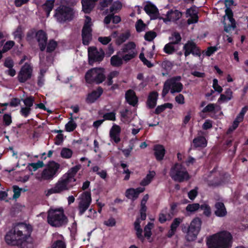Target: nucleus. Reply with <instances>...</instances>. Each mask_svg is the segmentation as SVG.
Returning <instances> with one entry per match:
<instances>
[{
	"instance_id": "f257e3e1",
	"label": "nucleus",
	"mask_w": 248,
	"mask_h": 248,
	"mask_svg": "<svg viewBox=\"0 0 248 248\" xmlns=\"http://www.w3.org/2000/svg\"><path fill=\"white\" fill-rule=\"evenodd\" d=\"M32 229L30 225L20 223L9 231L5 236L7 244L19 246V248H34V240L31 236Z\"/></svg>"
},
{
	"instance_id": "f03ea898",
	"label": "nucleus",
	"mask_w": 248,
	"mask_h": 248,
	"mask_svg": "<svg viewBox=\"0 0 248 248\" xmlns=\"http://www.w3.org/2000/svg\"><path fill=\"white\" fill-rule=\"evenodd\" d=\"M81 168V165L78 164L70 169L61 178L55 185V186L49 189L46 195L48 196L52 194L61 193L69 190L74 185L76 181L75 176Z\"/></svg>"
},
{
	"instance_id": "7ed1b4c3",
	"label": "nucleus",
	"mask_w": 248,
	"mask_h": 248,
	"mask_svg": "<svg viewBox=\"0 0 248 248\" xmlns=\"http://www.w3.org/2000/svg\"><path fill=\"white\" fill-rule=\"evenodd\" d=\"M232 239L229 232L223 231L208 237L206 244L208 248H231Z\"/></svg>"
},
{
	"instance_id": "20e7f679",
	"label": "nucleus",
	"mask_w": 248,
	"mask_h": 248,
	"mask_svg": "<svg viewBox=\"0 0 248 248\" xmlns=\"http://www.w3.org/2000/svg\"><path fill=\"white\" fill-rule=\"evenodd\" d=\"M47 221L52 227H60L67 223L68 218L64 215L62 208L50 209L47 213Z\"/></svg>"
},
{
	"instance_id": "39448f33",
	"label": "nucleus",
	"mask_w": 248,
	"mask_h": 248,
	"mask_svg": "<svg viewBox=\"0 0 248 248\" xmlns=\"http://www.w3.org/2000/svg\"><path fill=\"white\" fill-rule=\"evenodd\" d=\"M75 16L74 9L68 5L61 4L54 11V17L57 21L63 24L73 20Z\"/></svg>"
},
{
	"instance_id": "423d86ee",
	"label": "nucleus",
	"mask_w": 248,
	"mask_h": 248,
	"mask_svg": "<svg viewBox=\"0 0 248 248\" xmlns=\"http://www.w3.org/2000/svg\"><path fill=\"white\" fill-rule=\"evenodd\" d=\"M202 224L201 219L199 217H196L192 220L189 225H182V231L186 233V238L188 241H192L197 238L201 231Z\"/></svg>"
},
{
	"instance_id": "0eeeda50",
	"label": "nucleus",
	"mask_w": 248,
	"mask_h": 248,
	"mask_svg": "<svg viewBox=\"0 0 248 248\" xmlns=\"http://www.w3.org/2000/svg\"><path fill=\"white\" fill-rule=\"evenodd\" d=\"M181 79V77L179 76L168 79L164 83L162 91V97H165L170 91L171 94L180 93L184 87L183 84L180 82Z\"/></svg>"
},
{
	"instance_id": "6e6552de",
	"label": "nucleus",
	"mask_w": 248,
	"mask_h": 248,
	"mask_svg": "<svg viewBox=\"0 0 248 248\" xmlns=\"http://www.w3.org/2000/svg\"><path fill=\"white\" fill-rule=\"evenodd\" d=\"M170 175L173 180L179 183L187 181L190 178L186 168L179 163H175L171 167Z\"/></svg>"
},
{
	"instance_id": "1a4fd4ad",
	"label": "nucleus",
	"mask_w": 248,
	"mask_h": 248,
	"mask_svg": "<svg viewBox=\"0 0 248 248\" xmlns=\"http://www.w3.org/2000/svg\"><path fill=\"white\" fill-rule=\"evenodd\" d=\"M105 69L103 68L95 67L89 70L85 74V79L88 84H100L105 80Z\"/></svg>"
},
{
	"instance_id": "9d476101",
	"label": "nucleus",
	"mask_w": 248,
	"mask_h": 248,
	"mask_svg": "<svg viewBox=\"0 0 248 248\" xmlns=\"http://www.w3.org/2000/svg\"><path fill=\"white\" fill-rule=\"evenodd\" d=\"M60 165L54 161L49 162L46 167L41 173V179L51 181L59 174Z\"/></svg>"
},
{
	"instance_id": "9b49d317",
	"label": "nucleus",
	"mask_w": 248,
	"mask_h": 248,
	"mask_svg": "<svg viewBox=\"0 0 248 248\" xmlns=\"http://www.w3.org/2000/svg\"><path fill=\"white\" fill-rule=\"evenodd\" d=\"M91 26V18L88 16H86V21L81 31L82 43L85 46L89 45L92 39V29Z\"/></svg>"
},
{
	"instance_id": "f8f14e48",
	"label": "nucleus",
	"mask_w": 248,
	"mask_h": 248,
	"mask_svg": "<svg viewBox=\"0 0 248 248\" xmlns=\"http://www.w3.org/2000/svg\"><path fill=\"white\" fill-rule=\"evenodd\" d=\"M88 61L90 65H93L95 62H102L105 57V52L102 48L98 51L96 47L88 48Z\"/></svg>"
},
{
	"instance_id": "ddd939ff",
	"label": "nucleus",
	"mask_w": 248,
	"mask_h": 248,
	"mask_svg": "<svg viewBox=\"0 0 248 248\" xmlns=\"http://www.w3.org/2000/svg\"><path fill=\"white\" fill-rule=\"evenodd\" d=\"M92 202L91 192L85 191L82 195V197L78 203V215L82 216L89 208Z\"/></svg>"
},
{
	"instance_id": "4468645a",
	"label": "nucleus",
	"mask_w": 248,
	"mask_h": 248,
	"mask_svg": "<svg viewBox=\"0 0 248 248\" xmlns=\"http://www.w3.org/2000/svg\"><path fill=\"white\" fill-rule=\"evenodd\" d=\"M32 67L28 62L21 67L17 76V79L20 83H25L31 78L32 74Z\"/></svg>"
},
{
	"instance_id": "2eb2a0df",
	"label": "nucleus",
	"mask_w": 248,
	"mask_h": 248,
	"mask_svg": "<svg viewBox=\"0 0 248 248\" xmlns=\"http://www.w3.org/2000/svg\"><path fill=\"white\" fill-rule=\"evenodd\" d=\"M183 50L186 57L192 54L193 56L200 57L201 51L195 43L192 41H188L184 46Z\"/></svg>"
},
{
	"instance_id": "dca6fc26",
	"label": "nucleus",
	"mask_w": 248,
	"mask_h": 248,
	"mask_svg": "<svg viewBox=\"0 0 248 248\" xmlns=\"http://www.w3.org/2000/svg\"><path fill=\"white\" fill-rule=\"evenodd\" d=\"M35 37L38 43V46L41 51H44L47 45V35L42 30L38 31L35 34Z\"/></svg>"
},
{
	"instance_id": "f3484780",
	"label": "nucleus",
	"mask_w": 248,
	"mask_h": 248,
	"mask_svg": "<svg viewBox=\"0 0 248 248\" xmlns=\"http://www.w3.org/2000/svg\"><path fill=\"white\" fill-rule=\"evenodd\" d=\"M192 145L194 149L200 150L207 146V140L205 137L203 136H198L193 140Z\"/></svg>"
},
{
	"instance_id": "a211bd4d",
	"label": "nucleus",
	"mask_w": 248,
	"mask_h": 248,
	"mask_svg": "<svg viewBox=\"0 0 248 248\" xmlns=\"http://www.w3.org/2000/svg\"><path fill=\"white\" fill-rule=\"evenodd\" d=\"M103 90L101 87H98L96 90H94L89 93L86 98V102L88 104L94 103L102 94Z\"/></svg>"
},
{
	"instance_id": "6ab92c4d",
	"label": "nucleus",
	"mask_w": 248,
	"mask_h": 248,
	"mask_svg": "<svg viewBox=\"0 0 248 248\" xmlns=\"http://www.w3.org/2000/svg\"><path fill=\"white\" fill-rule=\"evenodd\" d=\"M158 93L156 91H152L149 93L146 105L149 109H153L156 106Z\"/></svg>"
},
{
	"instance_id": "aec40b11",
	"label": "nucleus",
	"mask_w": 248,
	"mask_h": 248,
	"mask_svg": "<svg viewBox=\"0 0 248 248\" xmlns=\"http://www.w3.org/2000/svg\"><path fill=\"white\" fill-rule=\"evenodd\" d=\"M145 12L151 16V19H156L159 15L157 7L151 2H148L144 8Z\"/></svg>"
},
{
	"instance_id": "412c9836",
	"label": "nucleus",
	"mask_w": 248,
	"mask_h": 248,
	"mask_svg": "<svg viewBox=\"0 0 248 248\" xmlns=\"http://www.w3.org/2000/svg\"><path fill=\"white\" fill-rule=\"evenodd\" d=\"M126 101L131 106H136L138 102V98L136 96L135 92L129 89L127 90L125 94Z\"/></svg>"
},
{
	"instance_id": "4be33fe9",
	"label": "nucleus",
	"mask_w": 248,
	"mask_h": 248,
	"mask_svg": "<svg viewBox=\"0 0 248 248\" xmlns=\"http://www.w3.org/2000/svg\"><path fill=\"white\" fill-rule=\"evenodd\" d=\"M121 127L117 124H113L109 131L110 138L116 143L120 141V134Z\"/></svg>"
},
{
	"instance_id": "5701e85b",
	"label": "nucleus",
	"mask_w": 248,
	"mask_h": 248,
	"mask_svg": "<svg viewBox=\"0 0 248 248\" xmlns=\"http://www.w3.org/2000/svg\"><path fill=\"white\" fill-rule=\"evenodd\" d=\"M144 190V187H139L135 189L130 188L126 190L125 196L128 199L132 198L135 200L138 198L140 194L143 192Z\"/></svg>"
},
{
	"instance_id": "b1692460",
	"label": "nucleus",
	"mask_w": 248,
	"mask_h": 248,
	"mask_svg": "<svg viewBox=\"0 0 248 248\" xmlns=\"http://www.w3.org/2000/svg\"><path fill=\"white\" fill-rule=\"evenodd\" d=\"M215 215L217 217H224L227 214V211L224 204L222 202H217L215 204Z\"/></svg>"
},
{
	"instance_id": "393cba45",
	"label": "nucleus",
	"mask_w": 248,
	"mask_h": 248,
	"mask_svg": "<svg viewBox=\"0 0 248 248\" xmlns=\"http://www.w3.org/2000/svg\"><path fill=\"white\" fill-rule=\"evenodd\" d=\"M154 155L157 161H161L163 159L166 150L162 145L157 144L154 146Z\"/></svg>"
},
{
	"instance_id": "a878e982",
	"label": "nucleus",
	"mask_w": 248,
	"mask_h": 248,
	"mask_svg": "<svg viewBox=\"0 0 248 248\" xmlns=\"http://www.w3.org/2000/svg\"><path fill=\"white\" fill-rule=\"evenodd\" d=\"M82 11L85 14H89L93 9L95 2L93 0H81Z\"/></svg>"
},
{
	"instance_id": "bb28decb",
	"label": "nucleus",
	"mask_w": 248,
	"mask_h": 248,
	"mask_svg": "<svg viewBox=\"0 0 248 248\" xmlns=\"http://www.w3.org/2000/svg\"><path fill=\"white\" fill-rule=\"evenodd\" d=\"M166 16L168 21H177L182 17V13L177 10H170L167 12Z\"/></svg>"
},
{
	"instance_id": "cd10ccee",
	"label": "nucleus",
	"mask_w": 248,
	"mask_h": 248,
	"mask_svg": "<svg viewBox=\"0 0 248 248\" xmlns=\"http://www.w3.org/2000/svg\"><path fill=\"white\" fill-rule=\"evenodd\" d=\"M233 92L230 88H227L224 93L220 94L219 98L218 99V102L219 103H226L231 100L232 97Z\"/></svg>"
},
{
	"instance_id": "c85d7f7f",
	"label": "nucleus",
	"mask_w": 248,
	"mask_h": 248,
	"mask_svg": "<svg viewBox=\"0 0 248 248\" xmlns=\"http://www.w3.org/2000/svg\"><path fill=\"white\" fill-rule=\"evenodd\" d=\"M173 106V104L170 103H166L162 104L161 105L158 106L155 111L154 113L158 115L160 114L161 112H163L166 108H169L170 109H172Z\"/></svg>"
},
{
	"instance_id": "c756f323",
	"label": "nucleus",
	"mask_w": 248,
	"mask_h": 248,
	"mask_svg": "<svg viewBox=\"0 0 248 248\" xmlns=\"http://www.w3.org/2000/svg\"><path fill=\"white\" fill-rule=\"evenodd\" d=\"M155 174V173L154 171H150L149 173L147 174L145 178L141 181L140 183L141 185L146 186L149 185L151 182Z\"/></svg>"
},
{
	"instance_id": "7c9ffc66",
	"label": "nucleus",
	"mask_w": 248,
	"mask_h": 248,
	"mask_svg": "<svg viewBox=\"0 0 248 248\" xmlns=\"http://www.w3.org/2000/svg\"><path fill=\"white\" fill-rule=\"evenodd\" d=\"M122 58L115 55L111 57L110 59V64L114 67H119L123 64Z\"/></svg>"
},
{
	"instance_id": "2f4dec72",
	"label": "nucleus",
	"mask_w": 248,
	"mask_h": 248,
	"mask_svg": "<svg viewBox=\"0 0 248 248\" xmlns=\"http://www.w3.org/2000/svg\"><path fill=\"white\" fill-rule=\"evenodd\" d=\"M46 45V52L47 53H52L57 47L58 43L54 40L50 39Z\"/></svg>"
},
{
	"instance_id": "473e14b6",
	"label": "nucleus",
	"mask_w": 248,
	"mask_h": 248,
	"mask_svg": "<svg viewBox=\"0 0 248 248\" xmlns=\"http://www.w3.org/2000/svg\"><path fill=\"white\" fill-rule=\"evenodd\" d=\"M61 156L63 158L69 159L73 155V151L71 149L63 147L62 149L61 152Z\"/></svg>"
},
{
	"instance_id": "72a5a7b5",
	"label": "nucleus",
	"mask_w": 248,
	"mask_h": 248,
	"mask_svg": "<svg viewBox=\"0 0 248 248\" xmlns=\"http://www.w3.org/2000/svg\"><path fill=\"white\" fill-rule=\"evenodd\" d=\"M169 40L174 44L177 45L181 41L182 37L178 32L175 31L172 33L171 36L169 37Z\"/></svg>"
},
{
	"instance_id": "f704fd0d",
	"label": "nucleus",
	"mask_w": 248,
	"mask_h": 248,
	"mask_svg": "<svg viewBox=\"0 0 248 248\" xmlns=\"http://www.w3.org/2000/svg\"><path fill=\"white\" fill-rule=\"evenodd\" d=\"M130 36V33L129 32L122 33L116 39V44L118 45L123 44L129 38Z\"/></svg>"
},
{
	"instance_id": "c9c22d12",
	"label": "nucleus",
	"mask_w": 248,
	"mask_h": 248,
	"mask_svg": "<svg viewBox=\"0 0 248 248\" xmlns=\"http://www.w3.org/2000/svg\"><path fill=\"white\" fill-rule=\"evenodd\" d=\"M77 127V124L73 120L72 118L71 120L65 124V129L67 132H72L76 129Z\"/></svg>"
},
{
	"instance_id": "e433bc0d",
	"label": "nucleus",
	"mask_w": 248,
	"mask_h": 248,
	"mask_svg": "<svg viewBox=\"0 0 248 248\" xmlns=\"http://www.w3.org/2000/svg\"><path fill=\"white\" fill-rule=\"evenodd\" d=\"M136 48V44L133 42H129L123 46L122 50L124 53H127L129 51L134 50Z\"/></svg>"
},
{
	"instance_id": "4c0bfd02",
	"label": "nucleus",
	"mask_w": 248,
	"mask_h": 248,
	"mask_svg": "<svg viewBox=\"0 0 248 248\" xmlns=\"http://www.w3.org/2000/svg\"><path fill=\"white\" fill-rule=\"evenodd\" d=\"M122 7V3L118 0L114 1L111 6L109 8V12L110 13H112L115 14L117 13L118 11L121 9Z\"/></svg>"
},
{
	"instance_id": "58836bf2",
	"label": "nucleus",
	"mask_w": 248,
	"mask_h": 248,
	"mask_svg": "<svg viewBox=\"0 0 248 248\" xmlns=\"http://www.w3.org/2000/svg\"><path fill=\"white\" fill-rule=\"evenodd\" d=\"M174 44L172 42H170L166 44L164 47V52L168 54H172L175 51V49L173 46Z\"/></svg>"
},
{
	"instance_id": "ea45409f",
	"label": "nucleus",
	"mask_w": 248,
	"mask_h": 248,
	"mask_svg": "<svg viewBox=\"0 0 248 248\" xmlns=\"http://www.w3.org/2000/svg\"><path fill=\"white\" fill-rule=\"evenodd\" d=\"M200 208V205L198 203H193L192 204H188L186 210L188 212L193 213L199 210Z\"/></svg>"
},
{
	"instance_id": "a19ab883",
	"label": "nucleus",
	"mask_w": 248,
	"mask_h": 248,
	"mask_svg": "<svg viewBox=\"0 0 248 248\" xmlns=\"http://www.w3.org/2000/svg\"><path fill=\"white\" fill-rule=\"evenodd\" d=\"M13 35L15 39H18L17 42H20L23 38V31L21 27L18 26L16 30L13 32Z\"/></svg>"
},
{
	"instance_id": "79ce46f5",
	"label": "nucleus",
	"mask_w": 248,
	"mask_h": 248,
	"mask_svg": "<svg viewBox=\"0 0 248 248\" xmlns=\"http://www.w3.org/2000/svg\"><path fill=\"white\" fill-rule=\"evenodd\" d=\"M201 209L203 211V214L206 217H210L211 215V209L210 206L207 204H203L200 205Z\"/></svg>"
},
{
	"instance_id": "37998d69",
	"label": "nucleus",
	"mask_w": 248,
	"mask_h": 248,
	"mask_svg": "<svg viewBox=\"0 0 248 248\" xmlns=\"http://www.w3.org/2000/svg\"><path fill=\"white\" fill-rule=\"evenodd\" d=\"M12 188L14 192L13 199L16 200L20 196L21 191L23 190V189L16 185H14L12 186Z\"/></svg>"
},
{
	"instance_id": "c03bdc74",
	"label": "nucleus",
	"mask_w": 248,
	"mask_h": 248,
	"mask_svg": "<svg viewBox=\"0 0 248 248\" xmlns=\"http://www.w3.org/2000/svg\"><path fill=\"white\" fill-rule=\"evenodd\" d=\"M54 0H47L44 4L46 12H50L54 7Z\"/></svg>"
},
{
	"instance_id": "a18cd8bd",
	"label": "nucleus",
	"mask_w": 248,
	"mask_h": 248,
	"mask_svg": "<svg viewBox=\"0 0 248 248\" xmlns=\"http://www.w3.org/2000/svg\"><path fill=\"white\" fill-rule=\"evenodd\" d=\"M21 100L24 102L26 107L31 108L34 102V97L32 96H30L25 99H22Z\"/></svg>"
},
{
	"instance_id": "49530a36",
	"label": "nucleus",
	"mask_w": 248,
	"mask_h": 248,
	"mask_svg": "<svg viewBox=\"0 0 248 248\" xmlns=\"http://www.w3.org/2000/svg\"><path fill=\"white\" fill-rule=\"evenodd\" d=\"M178 205L177 202H172L170 204V213L168 214V217L171 218L172 216H174L177 212V207Z\"/></svg>"
},
{
	"instance_id": "de8ad7c7",
	"label": "nucleus",
	"mask_w": 248,
	"mask_h": 248,
	"mask_svg": "<svg viewBox=\"0 0 248 248\" xmlns=\"http://www.w3.org/2000/svg\"><path fill=\"white\" fill-rule=\"evenodd\" d=\"M103 120L115 121L116 120V113L112 111L105 113L103 116Z\"/></svg>"
},
{
	"instance_id": "09e8293b",
	"label": "nucleus",
	"mask_w": 248,
	"mask_h": 248,
	"mask_svg": "<svg viewBox=\"0 0 248 248\" xmlns=\"http://www.w3.org/2000/svg\"><path fill=\"white\" fill-rule=\"evenodd\" d=\"M136 29L138 32H140L145 30L146 25L144 23L143 21L141 19H139L136 22Z\"/></svg>"
},
{
	"instance_id": "8fccbe9b",
	"label": "nucleus",
	"mask_w": 248,
	"mask_h": 248,
	"mask_svg": "<svg viewBox=\"0 0 248 248\" xmlns=\"http://www.w3.org/2000/svg\"><path fill=\"white\" fill-rule=\"evenodd\" d=\"M156 33L154 31H149L146 32L144 35L145 40L152 41L156 36Z\"/></svg>"
},
{
	"instance_id": "3c124183",
	"label": "nucleus",
	"mask_w": 248,
	"mask_h": 248,
	"mask_svg": "<svg viewBox=\"0 0 248 248\" xmlns=\"http://www.w3.org/2000/svg\"><path fill=\"white\" fill-rule=\"evenodd\" d=\"M216 106V104L212 103L209 104L205 108H203V109L202 110V112L203 113L215 112V109Z\"/></svg>"
},
{
	"instance_id": "603ef678",
	"label": "nucleus",
	"mask_w": 248,
	"mask_h": 248,
	"mask_svg": "<svg viewBox=\"0 0 248 248\" xmlns=\"http://www.w3.org/2000/svg\"><path fill=\"white\" fill-rule=\"evenodd\" d=\"M136 54H137L135 51L132 50L128 52L127 54L124 55L122 57V59L126 62H127L135 58L136 56Z\"/></svg>"
},
{
	"instance_id": "864d4df0",
	"label": "nucleus",
	"mask_w": 248,
	"mask_h": 248,
	"mask_svg": "<svg viewBox=\"0 0 248 248\" xmlns=\"http://www.w3.org/2000/svg\"><path fill=\"white\" fill-rule=\"evenodd\" d=\"M15 45V43L13 41H8L4 44L2 49L3 52H6L11 49Z\"/></svg>"
},
{
	"instance_id": "5fc2aeb1",
	"label": "nucleus",
	"mask_w": 248,
	"mask_h": 248,
	"mask_svg": "<svg viewBox=\"0 0 248 248\" xmlns=\"http://www.w3.org/2000/svg\"><path fill=\"white\" fill-rule=\"evenodd\" d=\"M182 221L183 219L180 217L174 218L170 225V228L176 231L177 228Z\"/></svg>"
},
{
	"instance_id": "6e6d98bb",
	"label": "nucleus",
	"mask_w": 248,
	"mask_h": 248,
	"mask_svg": "<svg viewBox=\"0 0 248 248\" xmlns=\"http://www.w3.org/2000/svg\"><path fill=\"white\" fill-rule=\"evenodd\" d=\"M139 58L140 60L143 62V64L146 65L148 68H151L154 66L153 63H152L146 59L143 53H141L140 54Z\"/></svg>"
},
{
	"instance_id": "4d7b16f0",
	"label": "nucleus",
	"mask_w": 248,
	"mask_h": 248,
	"mask_svg": "<svg viewBox=\"0 0 248 248\" xmlns=\"http://www.w3.org/2000/svg\"><path fill=\"white\" fill-rule=\"evenodd\" d=\"M3 122L5 126H9L12 123V117L10 114H4L3 116Z\"/></svg>"
},
{
	"instance_id": "13d9d810",
	"label": "nucleus",
	"mask_w": 248,
	"mask_h": 248,
	"mask_svg": "<svg viewBox=\"0 0 248 248\" xmlns=\"http://www.w3.org/2000/svg\"><path fill=\"white\" fill-rule=\"evenodd\" d=\"M36 31L35 29H33L29 30L26 35V40L28 42L31 41L35 37Z\"/></svg>"
},
{
	"instance_id": "bf43d9fd",
	"label": "nucleus",
	"mask_w": 248,
	"mask_h": 248,
	"mask_svg": "<svg viewBox=\"0 0 248 248\" xmlns=\"http://www.w3.org/2000/svg\"><path fill=\"white\" fill-rule=\"evenodd\" d=\"M164 211H167V208L162 210V212L159 214L158 221L161 223H165L167 220L168 214H166V212L164 213Z\"/></svg>"
},
{
	"instance_id": "052dcab7",
	"label": "nucleus",
	"mask_w": 248,
	"mask_h": 248,
	"mask_svg": "<svg viewBox=\"0 0 248 248\" xmlns=\"http://www.w3.org/2000/svg\"><path fill=\"white\" fill-rule=\"evenodd\" d=\"M29 166L32 167L33 170L35 171L39 168L44 167V164L42 161H38L36 163H31L29 164Z\"/></svg>"
},
{
	"instance_id": "680f3d73",
	"label": "nucleus",
	"mask_w": 248,
	"mask_h": 248,
	"mask_svg": "<svg viewBox=\"0 0 248 248\" xmlns=\"http://www.w3.org/2000/svg\"><path fill=\"white\" fill-rule=\"evenodd\" d=\"M51 248H66V245L63 241L58 240L53 244Z\"/></svg>"
},
{
	"instance_id": "e2e57ef3",
	"label": "nucleus",
	"mask_w": 248,
	"mask_h": 248,
	"mask_svg": "<svg viewBox=\"0 0 248 248\" xmlns=\"http://www.w3.org/2000/svg\"><path fill=\"white\" fill-rule=\"evenodd\" d=\"M152 225V224L151 223H149L147 225H146L144 229V236L147 237L148 239L150 238L152 233L151 232V228L149 226Z\"/></svg>"
},
{
	"instance_id": "0e129e2a",
	"label": "nucleus",
	"mask_w": 248,
	"mask_h": 248,
	"mask_svg": "<svg viewBox=\"0 0 248 248\" xmlns=\"http://www.w3.org/2000/svg\"><path fill=\"white\" fill-rule=\"evenodd\" d=\"M213 87L215 91L219 93H221L223 91L222 88L218 85V80L216 78H214L213 80Z\"/></svg>"
},
{
	"instance_id": "69168bd1",
	"label": "nucleus",
	"mask_w": 248,
	"mask_h": 248,
	"mask_svg": "<svg viewBox=\"0 0 248 248\" xmlns=\"http://www.w3.org/2000/svg\"><path fill=\"white\" fill-rule=\"evenodd\" d=\"M198 195V188L196 187L195 188L191 190L188 193V197L191 200H194Z\"/></svg>"
},
{
	"instance_id": "338daca9",
	"label": "nucleus",
	"mask_w": 248,
	"mask_h": 248,
	"mask_svg": "<svg viewBox=\"0 0 248 248\" xmlns=\"http://www.w3.org/2000/svg\"><path fill=\"white\" fill-rule=\"evenodd\" d=\"M31 111V108H30L26 107L21 108L20 112L21 115L26 118L30 114Z\"/></svg>"
},
{
	"instance_id": "774afa93",
	"label": "nucleus",
	"mask_w": 248,
	"mask_h": 248,
	"mask_svg": "<svg viewBox=\"0 0 248 248\" xmlns=\"http://www.w3.org/2000/svg\"><path fill=\"white\" fill-rule=\"evenodd\" d=\"M161 65L162 68L167 71L170 70L173 66L172 62L169 61H164Z\"/></svg>"
}]
</instances>
